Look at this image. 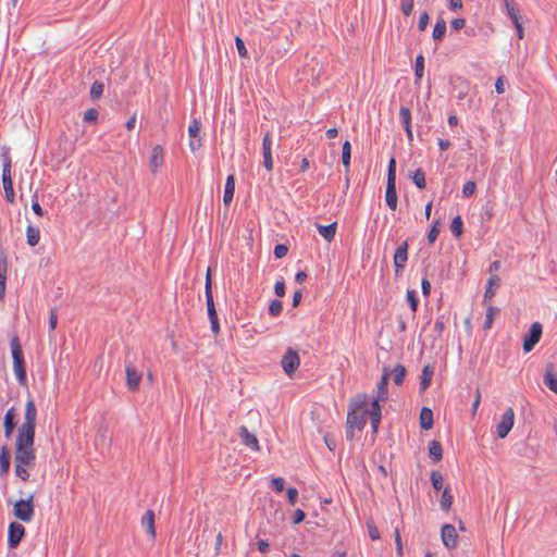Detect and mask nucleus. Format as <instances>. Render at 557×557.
Listing matches in <instances>:
<instances>
[{
  "label": "nucleus",
  "mask_w": 557,
  "mask_h": 557,
  "mask_svg": "<svg viewBox=\"0 0 557 557\" xmlns=\"http://www.w3.org/2000/svg\"><path fill=\"white\" fill-rule=\"evenodd\" d=\"M429 454L435 461H440L443 457V448L440 442L433 441L430 443Z\"/></svg>",
  "instance_id": "36"
},
{
  "label": "nucleus",
  "mask_w": 557,
  "mask_h": 557,
  "mask_svg": "<svg viewBox=\"0 0 557 557\" xmlns=\"http://www.w3.org/2000/svg\"><path fill=\"white\" fill-rule=\"evenodd\" d=\"M420 426L423 430H430L433 426V412L428 407H423L420 411Z\"/></svg>",
  "instance_id": "29"
},
{
  "label": "nucleus",
  "mask_w": 557,
  "mask_h": 557,
  "mask_svg": "<svg viewBox=\"0 0 557 557\" xmlns=\"http://www.w3.org/2000/svg\"><path fill=\"white\" fill-rule=\"evenodd\" d=\"M438 225H440V221L435 220L431 230L428 233V240L430 244H433L438 236V233H440Z\"/></svg>",
  "instance_id": "46"
},
{
  "label": "nucleus",
  "mask_w": 557,
  "mask_h": 557,
  "mask_svg": "<svg viewBox=\"0 0 557 557\" xmlns=\"http://www.w3.org/2000/svg\"><path fill=\"white\" fill-rule=\"evenodd\" d=\"M429 20H430V16H429L428 12H423L420 15L419 21H418V28L420 32L425 30V28L429 24Z\"/></svg>",
  "instance_id": "54"
},
{
  "label": "nucleus",
  "mask_w": 557,
  "mask_h": 557,
  "mask_svg": "<svg viewBox=\"0 0 557 557\" xmlns=\"http://www.w3.org/2000/svg\"><path fill=\"white\" fill-rule=\"evenodd\" d=\"M11 454L8 446H2L0 450V475H7L10 469Z\"/></svg>",
  "instance_id": "26"
},
{
  "label": "nucleus",
  "mask_w": 557,
  "mask_h": 557,
  "mask_svg": "<svg viewBox=\"0 0 557 557\" xmlns=\"http://www.w3.org/2000/svg\"><path fill=\"white\" fill-rule=\"evenodd\" d=\"M200 134V122L196 119L191 121L188 126V135H189V148L191 151H197L201 147V138Z\"/></svg>",
  "instance_id": "12"
},
{
  "label": "nucleus",
  "mask_w": 557,
  "mask_h": 557,
  "mask_svg": "<svg viewBox=\"0 0 557 557\" xmlns=\"http://www.w3.org/2000/svg\"><path fill=\"white\" fill-rule=\"evenodd\" d=\"M441 537L443 544L448 548H455L457 546V532L453 524H444L441 531Z\"/></svg>",
  "instance_id": "13"
},
{
  "label": "nucleus",
  "mask_w": 557,
  "mask_h": 557,
  "mask_svg": "<svg viewBox=\"0 0 557 557\" xmlns=\"http://www.w3.org/2000/svg\"><path fill=\"white\" fill-rule=\"evenodd\" d=\"M381 399L374 398L371 401L370 409H364L362 413H364V417L369 414L371 419L372 429L374 432L377 431L380 421H381V406L379 404Z\"/></svg>",
  "instance_id": "14"
},
{
  "label": "nucleus",
  "mask_w": 557,
  "mask_h": 557,
  "mask_svg": "<svg viewBox=\"0 0 557 557\" xmlns=\"http://www.w3.org/2000/svg\"><path fill=\"white\" fill-rule=\"evenodd\" d=\"M392 374H393V381L396 385H400L404 380H405V375H406V369L404 366L401 364H397L393 371H392Z\"/></svg>",
  "instance_id": "39"
},
{
  "label": "nucleus",
  "mask_w": 557,
  "mask_h": 557,
  "mask_svg": "<svg viewBox=\"0 0 557 557\" xmlns=\"http://www.w3.org/2000/svg\"><path fill=\"white\" fill-rule=\"evenodd\" d=\"M421 288H422L423 296L428 297L431 293V283L429 282L428 278H425V277L422 278Z\"/></svg>",
  "instance_id": "63"
},
{
  "label": "nucleus",
  "mask_w": 557,
  "mask_h": 557,
  "mask_svg": "<svg viewBox=\"0 0 557 557\" xmlns=\"http://www.w3.org/2000/svg\"><path fill=\"white\" fill-rule=\"evenodd\" d=\"M513 422L515 411L511 407H508L496 425V432L499 438H505L509 434L513 426Z\"/></svg>",
  "instance_id": "6"
},
{
  "label": "nucleus",
  "mask_w": 557,
  "mask_h": 557,
  "mask_svg": "<svg viewBox=\"0 0 557 557\" xmlns=\"http://www.w3.org/2000/svg\"><path fill=\"white\" fill-rule=\"evenodd\" d=\"M433 374H434L433 367L430 364H425L422 369L421 380H420L419 389L421 393L425 392L429 388L432 377H433Z\"/></svg>",
  "instance_id": "24"
},
{
  "label": "nucleus",
  "mask_w": 557,
  "mask_h": 557,
  "mask_svg": "<svg viewBox=\"0 0 557 557\" xmlns=\"http://www.w3.org/2000/svg\"><path fill=\"white\" fill-rule=\"evenodd\" d=\"M25 534V528L17 522H12L8 529V545L15 548Z\"/></svg>",
  "instance_id": "10"
},
{
  "label": "nucleus",
  "mask_w": 557,
  "mask_h": 557,
  "mask_svg": "<svg viewBox=\"0 0 557 557\" xmlns=\"http://www.w3.org/2000/svg\"><path fill=\"white\" fill-rule=\"evenodd\" d=\"M499 309L493 306L486 307V314H485V321H484V329L488 330L492 327V324L494 322V318L496 313H498Z\"/></svg>",
  "instance_id": "38"
},
{
  "label": "nucleus",
  "mask_w": 557,
  "mask_h": 557,
  "mask_svg": "<svg viewBox=\"0 0 557 557\" xmlns=\"http://www.w3.org/2000/svg\"><path fill=\"white\" fill-rule=\"evenodd\" d=\"M272 141L270 133H267L262 139L263 165L270 172L273 169V159L271 150Z\"/></svg>",
  "instance_id": "15"
},
{
  "label": "nucleus",
  "mask_w": 557,
  "mask_h": 557,
  "mask_svg": "<svg viewBox=\"0 0 557 557\" xmlns=\"http://www.w3.org/2000/svg\"><path fill=\"white\" fill-rule=\"evenodd\" d=\"M387 382H388V369L384 368L381 380L377 383V399H387Z\"/></svg>",
  "instance_id": "28"
},
{
  "label": "nucleus",
  "mask_w": 557,
  "mask_h": 557,
  "mask_svg": "<svg viewBox=\"0 0 557 557\" xmlns=\"http://www.w3.org/2000/svg\"><path fill=\"white\" fill-rule=\"evenodd\" d=\"M465 25H466V20L462 18V17L455 18V20L451 21V27L455 30H459V29L463 28Z\"/></svg>",
  "instance_id": "64"
},
{
  "label": "nucleus",
  "mask_w": 557,
  "mask_h": 557,
  "mask_svg": "<svg viewBox=\"0 0 557 557\" xmlns=\"http://www.w3.org/2000/svg\"><path fill=\"white\" fill-rule=\"evenodd\" d=\"M274 292L278 297H283L285 295V284L283 281H277L275 283Z\"/></svg>",
  "instance_id": "62"
},
{
  "label": "nucleus",
  "mask_w": 557,
  "mask_h": 557,
  "mask_svg": "<svg viewBox=\"0 0 557 557\" xmlns=\"http://www.w3.org/2000/svg\"><path fill=\"white\" fill-rule=\"evenodd\" d=\"M97 117H98V111L96 109H94V108L88 109L84 113V120L86 122H94V121L97 120Z\"/></svg>",
  "instance_id": "58"
},
{
  "label": "nucleus",
  "mask_w": 557,
  "mask_h": 557,
  "mask_svg": "<svg viewBox=\"0 0 557 557\" xmlns=\"http://www.w3.org/2000/svg\"><path fill=\"white\" fill-rule=\"evenodd\" d=\"M387 181L396 182V160L394 158L388 163Z\"/></svg>",
  "instance_id": "52"
},
{
  "label": "nucleus",
  "mask_w": 557,
  "mask_h": 557,
  "mask_svg": "<svg viewBox=\"0 0 557 557\" xmlns=\"http://www.w3.org/2000/svg\"><path fill=\"white\" fill-rule=\"evenodd\" d=\"M298 496V491L295 487L287 490V497L290 505H295Z\"/></svg>",
  "instance_id": "61"
},
{
  "label": "nucleus",
  "mask_w": 557,
  "mask_h": 557,
  "mask_svg": "<svg viewBox=\"0 0 557 557\" xmlns=\"http://www.w3.org/2000/svg\"><path fill=\"white\" fill-rule=\"evenodd\" d=\"M126 385L129 391L136 392L141 381V373L137 371L133 362H126Z\"/></svg>",
  "instance_id": "8"
},
{
  "label": "nucleus",
  "mask_w": 557,
  "mask_h": 557,
  "mask_svg": "<svg viewBox=\"0 0 557 557\" xmlns=\"http://www.w3.org/2000/svg\"><path fill=\"white\" fill-rule=\"evenodd\" d=\"M315 227L319 234L329 243H331L334 239L337 230L336 222H333L329 225L315 224Z\"/></svg>",
  "instance_id": "23"
},
{
  "label": "nucleus",
  "mask_w": 557,
  "mask_h": 557,
  "mask_svg": "<svg viewBox=\"0 0 557 557\" xmlns=\"http://www.w3.org/2000/svg\"><path fill=\"white\" fill-rule=\"evenodd\" d=\"M475 183L473 181H468L463 184L462 186V195L465 197H470L474 194L475 191Z\"/></svg>",
  "instance_id": "50"
},
{
  "label": "nucleus",
  "mask_w": 557,
  "mask_h": 557,
  "mask_svg": "<svg viewBox=\"0 0 557 557\" xmlns=\"http://www.w3.org/2000/svg\"><path fill=\"white\" fill-rule=\"evenodd\" d=\"M154 520V512L151 509H148L140 519L141 527L152 540L156 537Z\"/></svg>",
  "instance_id": "16"
},
{
  "label": "nucleus",
  "mask_w": 557,
  "mask_h": 557,
  "mask_svg": "<svg viewBox=\"0 0 557 557\" xmlns=\"http://www.w3.org/2000/svg\"><path fill=\"white\" fill-rule=\"evenodd\" d=\"M414 74L418 79H421L424 74V58L422 54L417 55L416 58V69Z\"/></svg>",
  "instance_id": "44"
},
{
  "label": "nucleus",
  "mask_w": 557,
  "mask_h": 557,
  "mask_svg": "<svg viewBox=\"0 0 557 557\" xmlns=\"http://www.w3.org/2000/svg\"><path fill=\"white\" fill-rule=\"evenodd\" d=\"M400 9L406 16H409L413 10V0H401Z\"/></svg>",
  "instance_id": "51"
},
{
  "label": "nucleus",
  "mask_w": 557,
  "mask_h": 557,
  "mask_svg": "<svg viewBox=\"0 0 557 557\" xmlns=\"http://www.w3.org/2000/svg\"><path fill=\"white\" fill-rule=\"evenodd\" d=\"M281 364L285 374L292 377L300 364L298 352L293 348H288L282 357Z\"/></svg>",
  "instance_id": "5"
},
{
  "label": "nucleus",
  "mask_w": 557,
  "mask_h": 557,
  "mask_svg": "<svg viewBox=\"0 0 557 557\" xmlns=\"http://www.w3.org/2000/svg\"><path fill=\"white\" fill-rule=\"evenodd\" d=\"M350 158H351V146H350V143L348 140H346L343 144V148H342V159H343L344 166L347 169L350 165Z\"/></svg>",
  "instance_id": "41"
},
{
  "label": "nucleus",
  "mask_w": 557,
  "mask_h": 557,
  "mask_svg": "<svg viewBox=\"0 0 557 557\" xmlns=\"http://www.w3.org/2000/svg\"><path fill=\"white\" fill-rule=\"evenodd\" d=\"M431 481H432V486L434 490L440 491L442 488L443 475L440 472L433 471L431 473Z\"/></svg>",
  "instance_id": "45"
},
{
  "label": "nucleus",
  "mask_w": 557,
  "mask_h": 557,
  "mask_svg": "<svg viewBox=\"0 0 557 557\" xmlns=\"http://www.w3.org/2000/svg\"><path fill=\"white\" fill-rule=\"evenodd\" d=\"M239 437L242 442L250 447L252 450L258 451L260 449L258 438L255 434L250 433L247 426L243 425L239 429Z\"/></svg>",
  "instance_id": "17"
},
{
  "label": "nucleus",
  "mask_w": 557,
  "mask_h": 557,
  "mask_svg": "<svg viewBox=\"0 0 557 557\" xmlns=\"http://www.w3.org/2000/svg\"><path fill=\"white\" fill-rule=\"evenodd\" d=\"M283 309V304L281 300H272L269 306V313L273 317L278 315Z\"/></svg>",
  "instance_id": "49"
},
{
  "label": "nucleus",
  "mask_w": 557,
  "mask_h": 557,
  "mask_svg": "<svg viewBox=\"0 0 557 557\" xmlns=\"http://www.w3.org/2000/svg\"><path fill=\"white\" fill-rule=\"evenodd\" d=\"M399 116L403 122L404 128L411 126V112L407 107H401L399 110Z\"/></svg>",
  "instance_id": "42"
},
{
  "label": "nucleus",
  "mask_w": 557,
  "mask_h": 557,
  "mask_svg": "<svg viewBox=\"0 0 557 557\" xmlns=\"http://www.w3.org/2000/svg\"><path fill=\"white\" fill-rule=\"evenodd\" d=\"M102 92H103V84L100 82H95L90 88V97L92 99H98L102 95Z\"/></svg>",
  "instance_id": "48"
},
{
  "label": "nucleus",
  "mask_w": 557,
  "mask_h": 557,
  "mask_svg": "<svg viewBox=\"0 0 557 557\" xmlns=\"http://www.w3.org/2000/svg\"><path fill=\"white\" fill-rule=\"evenodd\" d=\"M235 193V177L233 174L228 175L225 182L223 202L227 207L233 200Z\"/></svg>",
  "instance_id": "25"
},
{
  "label": "nucleus",
  "mask_w": 557,
  "mask_h": 557,
  "mask_svg": "<svg viewBox=\"0 0 557 557\" xmlns=\"http://www.w3.org/2000/svg\"><path fill=\"white\" fill-rule=\"evenodd\" d=\"M542 336V325L539 322H534L531 325L529 335L524 337L523 349L529 352L540 342Z\"/></svg>",
  "instance_id": "7"
},
{
  "label": "nucleus",
  "mask_w": 557,
  "mask_h": 557,
  "mask_svg": "<svg viewBox=\"0 0 557 557\" xmlns=\"http://www.w3.org/2000/svg\"><path fill=\"white\" fill-rule=\"evenodd\" d=\"M1 158H2V174H5V175L12 174V172H11V168H12L11 157H10V152H9V148L8 147H3L2 148Z\"/></svg>",
  "instance_id": "35"
},
{
  "label": "nucleus",
  "mask_w": 557,
  "mask_h": 557,
  "mask_svg": "<svg viewBox=\"0 0 557 557\" xmlns=\"http://www.w3.org/2000/svg\"><path fill=\"white\" fill-rule=\"evenodd\" d=\"M32 209L34 211V213L37 215V216H44L45 214V211L44 209L41 208V206L39 205L38 202V199H37V194H34L33 196V200H32Z\"/></svg>",
  "instance_id": "53"
},
{
  "label": "nucleus",
  "mask_w": 557,
  "mask_h": 557,
  "mask_svg": "<svg viewBox=\"0 0 557 557\" xmlns=\"http://www.w3.org/2000/svg\"><path fill=\"white\" fill-rule=\"evenodd\" d=\"M11 352H12V358H13V370H14L16 380L22 386H26L27 379H26V368H25V362H24V356H23L22 346L20 344V339L16 335H14L11 339Z\"/></svg>",
  "instance_id": "3"
},
{
  "label": "nucleus",
  "mask_w": 557,
  "mask_h": 557,
  "mask_svg": "<svg viewBox=\"0 0 557 557\" xmlns=\"http://www.w3.org/2000/svg\"><path fill=\"white\" fill-rule=\"evenodd\" d=\"M34 441L33 438L21 437L15 440L14 472L23 481L29 479V469L34 468L36 463Z\"/></svg>",
  "instance_id": "1"
},
{
  "label": "nucleus",
  "mask_w": 557,
  "mask_h": 557,
  "mask_svg": "<svg viewBox=\"0 0 557 557\" xmlns=\"http://www.w3.org/2000/svg\"><path fill=\"white\" fill-rule=\"evenodd\" d=\"M446 22L443 18H438L434 25L432 32V38L434 40H442L446 34Z\"/></svg>",
  "instance_id": "33"
},
{
  "label": "nucleus",
  "mask_w": 557,
  "mask_h": 557,
  "mask_svg": "<svg viewBox=\"0 0 557 557\" xmlns=\"http://www.w3.org/2000/svg\"><path fill=\"white\" fill-rule=\"evenodd\" d=\"M347 424L351 429L362 430L366 425L364 413L358 412L355 409L349 411L347 414Z\"/></svg>",
  "instance_id": "19"
},
{
  "label": "nucleus",
  "mask_w": 557,
  "mask_h": 557,
  "mask_svg": "<svg viewBox=\"0 0 557 557\" xmlns=\"http://www.w3.org/2000/svg\"><path fill=\"white\" fill-rule=\"evenodd\" d=\"M411 180L413 182V184L420 188V189H424L426 184H425V174L424 172L421 170V169H418L411 176Z\"/></svg>",
  "instance_id": "40"
},
{
  "label": "nucleus",
  "mask_w": 557,
  "mask_h": 557,
  "mask_svg": "<svg viewBox=\"0 0 557 557\" xmlns=\"http://www.w3.org/2000/svg\"><path fill=\"white\" fill-rule=\"evenodd\" d=\"M287 252H288V248L285 245L280 244L274 247V256L277 259L285 257L287 255Z\"/></svg>",
  "instance_id": "57"
},
{
  "label": "nucleus",
  "mask_w": 557,
  "mask_h": 557,
  "mask_svg": "<svg viewBox=\"0 0 557 557\" xmlns=\"http://www.w3.org/2000/svg\"><path fill=\"white\" fill-rule=\"evenodd\" d=\"M450 230L456 237H459L462 234V219L460 215L453 219Z\"/></svg>",
  "instance_id": "43"
},
{
  "label": "nucleus",
  "mask_w": 557,
  "mask_h": 557,
  "mask_svg": "<svg viewBox=\"0 0 557 557\" xmlns=\"http://www.w3.org/2000/svg\"><path fill=\"white\" fill-rule=\"evenodd\" d=\"M8 273V259L4 255H0V300L5 294V280Z\"/></svg>",
  "instance_id": "27"
},
{
  "label": "nucleus",
  "mask_w": 557,
  "mask_h": 557,
  "mask_svg": "<svg viewBox=\"0 0 557 557\" xmlns=\"http://www.w3.org/2000/svg\"><path fill=\"white\" fill-rule=\"evenodd\" d=\"M27 244L32 247L36 246L40 240V230L37 226L28 225L26 228Z\"/></svg>",
  "instance_id": "31"
},
{
  "label": "nucleus",
  "mask_w": 557,
  "mask_h": 557,
  "mask_svg": "<svg viewBox=\"0 0 557 557\" xmlns=\"http://www.w3.org/2000/svg\"><path fill=\"white\" fill-rule=\"evenodd\" d=\"M505 7H506L507 14L510 17V20L512 21V23L518 24V22L520 21V14H519V10L516 9L513 2L510 0H505Z\"/></svg>",
  "instance_id": "37"
},
{
  "label": "nucleus",
  "mask_w": 557,
  "mask_h": 557,
  "mask_svg": "<svg viewBox=\"0 0 557 557\" xmlns=\"http://www.w3.org/2000/svg\"><path fill=\"white\" fill-rule=\"evenodd\" d=\"M284 479L283 478H273L271 480V484L274 487V490L278 493L283 492L284 490Z\"/></svg>",
  "instance_id": "59"
},
{
  "label": "nucleus",
  "mask_w": 557,
  "mask_h": 557,
  "mask_svg": "<svg viewBox=\"0 0 557 557\" xmlns=\"http://www.w3.org/2000/svg\"><path fill=\"white\" fill-rule=\"evenodd\" d=\"M235 45H236V49L238 51V54L240 57H247L248 52H247L245 42L243 41V39L240 37H236L235 38Z\"/></svg>",
  "instance_id": "56"
},
{
  "label": "nucleus",
  "mask_w": 557,
  "mask_h": 557,
  "mask_svg": "<svg viewBox=\"0 0 557 557\" xmlns=\"http://www.w3.org/2000/svg\"><path fill=\"white\" fill-rule=\"evenodd\" d=\"M408 260V243L404 242L395 251L394 267L397 275L401 274Z\"/></svg>",
  "instance_id": "9"
},
{
  "label": "nucleus",
  "mask_w": 557,
  "mask_h": 557,
  "mask_svg": "<svg viewBox=\"0 0 557 557\" xmlns=\"http://www.w3.org/2000/svg\"><path fill=\"white\" fill-rule=\"evenodd\" d=\"M544 383L552 392L557 394V374L550 366L547 367L544 373Z\"/></svg>",
  "instance_id": "30"
},
{
  "label": "nucleus",
  "mask_w": 557,
  "mask_h": 557,
  "mask_svg": "<svg viewBox=\"0 0 557 557\" xmlns=\"http://www.w3.org/2000/svg\"><path fill=\"white\" fill-rule=\"evenodd\" d=\"M2 184L4 189L5 200L10 203H13L15 200V193L13 188L12 174H2Z\"/></svg>",
  "instance_id": "22"
},
{
  "label": "nucleus",
  "mask_w": 557,
  "mask_h": 557,
  "mask_svg": "<svg viewBox=\"0 0 557 557\" xmlns=\"http://www.w3.org/2000/svg\"><path fill=\"white\" fill-rule=\"evenodd\" d=\"M15 408L11 407L4 414L3 426H4V436L10 438L13 434L15 428Z\"/></svg>",
  "instance_id": "21"
},
{
  "label": "nucleus",
  "mask_w": 557,
  "mask_h": 557,
  "mask_svg": "<svg viewBox=\"0 0 557 557\" xmlns=\"http://www.w3.org/2000/svg\"><path fill=\"white\" fill-rule=\"evenodd\" d=\"M164 163V150L162 146L156 145L151 150L149 166L152 174H156Z\"/></svg>",
  "instance_id": "11"
},
{
  "label": "nucleus",
  "mask_w": 557,
  "mask_h": 557,
  "mask_svg": "<svg viewBox=\"0 0 557 557\" xmlns=\"http://www.w3.org/2000/svg\"><path fill=\"white\" fill-rule=\"evenodd\" d=\"M210 268L207 271L206 275V285H205V294H206V301H207V309L209 308H215L213 296H212V289H211V273Z\"/></svg>",
  "instance_id": "32"
},
{
  "label": "nucleus",
  "mask_w": 557,
  "mask_h": 557,
  "mask_svg": "<svg viewBox=\"0 0 557 557\" xmlns=\"http://www.w3.org/2000/svg\"><path fill=\"white\" fill-rule=\"evenodd\" d=\"M37 421V409L33 399L25 404L24 421L17 430L16 437L35 440V428Z\"/></svg>",
  "instance_id": "2"
},
{
  "label": "nucleus",
  "mask_w": 557,
  "mask_h": 557,
  "mask_svg": "<svg viewBox=\"0 0 557 557\" xmlns=\"http://www.w3.org/2000/svg\"><path fill=\"white\" fill-rule=\"evenodd\" d=\"M57 322H58L57 309H51L50 315H49V327L51 331H53L57 327Z\"/></svg>",
  "instance_id": "60"
},
{
  "label": "nucleus",
  "mask_w": 557,
  "mask_h": 557,
  "mask_svg": "<svg viewBox=\"0 0 557 557\" xmlns=\"http://www.w3.org/2000/svg\"><path fill=\"white\" fill-rule=\"evenodd\" d=\"M453 494L449 487H445L441 498V508L444 511H448L453 504Z\"/></svg>",
  "instance_id": "34"
},
{
  "label": "nucleus",
  "mask_w": 557,
  "mask_h": 557,
  "mask_svg": "<svg viewBox=\"0 0 557 557\" xmlns=\"http://www.w3.org/2000/svg\"><path fill=\"white\" fill-rule=\"evenodd\" d=\"M385 201L391 210L395 211L397 208V193H396V182L387 181L386 191H385Z\"/></svg>",
  "instance_id": "20"
},
{
  "label": "nucleus",
  "mask_w": 557,
  "mask_h": 557,
  "mask_svg": "<svg viewBox=\"0 0 557 557\" xmlns=\"http://www.w3.org/2000/svg\"><path fill=\"white\" fill-rule=\"evenodd\" d=\"M500 285V277L497 274H493L490 276L487 281V286L483 295V304L490 301L496 294V289Z\"/></svg>",
  "instance_id": "18"
},
{
  "label": "nucleus",
  "mask_w": 557,
  "mask_h": 557,
  "mask_svg": "<svg viewBox=\"0 0 557 557\" xmlns=\"http://www.w3.org/2000/svg\"><path fill=\"white\" fill-rule=\"evenodd\" d=\"M367 527H368V532H369L370 539L373 541L379 540L380 532H379L377 528L374 525V523L372 521L368 522Z\"/></svg>",
  "instance_id": "55"
},
{
  "label": "nucleus",
  "mask_w": 557,
  "mask_h": 557,
  "mask_svg": "<svg viewBox=\"0 0 557 557\" xmlns=\"http://www.w3.org/2000/svg\"><path fill=\"white\" fill-rule=\"evenodd\" d=\"M406 296H407V301L409 302L411 311L416 312L417 308H418V299L416 297V290L408 289Z\"/></svg>",
  "instance_id": "47"
},
{
  "label": "nucleus",
  "mask_w": 557,
  "mask_h": 557,
  "mask_svg": "<svg viewBox=\"0 0 557 557\" xmlns=\"http://www.w3.org/2000/svg\"><path fill=\"white\" fill-rule=\"evenodd\" d=\"M13 516L22 522H30L35 516L34 495L18 499L13 504Z\"/></svg>",
  "instance_id": "4"
}]
</instances>
